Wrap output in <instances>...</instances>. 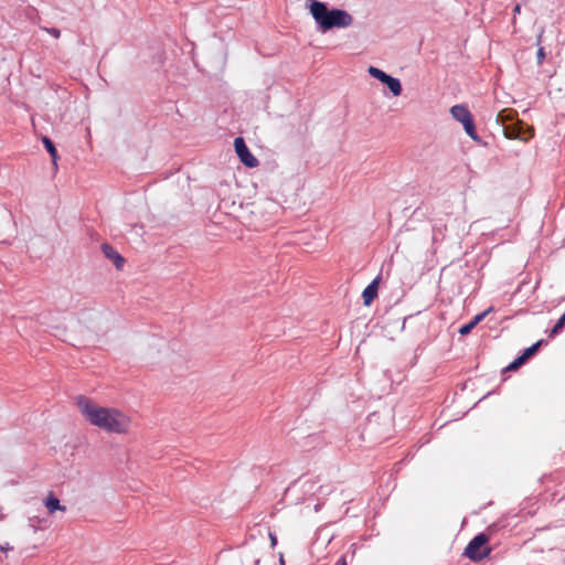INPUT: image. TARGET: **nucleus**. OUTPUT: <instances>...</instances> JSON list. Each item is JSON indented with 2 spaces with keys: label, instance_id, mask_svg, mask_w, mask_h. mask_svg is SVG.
I'll use <instances>...</instances> for the list:
<instances>
[{
  "label": "nucleus",
  "instance_id": "1a4fd4ad",
  "mask_svg": "<svg viewBox=\"0 0 565 565\" xmlns=\"http://www.w3.org/2000/svg\"><path fill=\"white\" fill-rule=\"evenodd\" d=\"M42 142H43L45 149L47 150V152L51 156L52 163H53L54 168L57 169L58 156H57V151H56V148H55L53 141L49 137L44 136L42 138Z\"/></svg>",
  "mask_w": 565,
  "mask_h": 565
},
{
  "label": "nucleus",
  "instance_id": "5701e85b",
  "mask_svg": "<svg viewBox=\"0 0 565 565\" xmlns=\"http://www.w3.org/2000/svg\"><path fill=\"white\" fill-rule=\"evenodd\" d=\"M520 12H521V6H520V4H515V7H514V9H513V14H514V17H515L516 14H519Z\"/></svg>",
  "mask_w": 565,
  "mask_h": 565
},
{
  "label": "nucleus",
  "instance_id": "4468645a",
  "mask_svg": "<svg viewBox=\"0 0 565 565\" xmlns=\"http://www.w3.org/2000/svg\"><path fill=\"white\" fill-rule=\"evenodd\" d=\"M542 33H543V32H541V33L539 34V36H537V45H539V50H537V53H536V57H537V64H539V65H541V64L544 62L545 56H546V54H545V49H544L543 46H541V45H540V44H541V40H542Z\"/></svg>",
  "mask_w": 565,
  "mask_h": 565
},
{
  "label": "nucleus",
  "instance_id": "a211bd4d",
  "mask_svg": "<svg viewBox=\"0 0 565 565\" xmlns=\"http://www.w3.org/2000/svg\"><path fill=\"white\" fill-rule=\"evenodd\" d=\"M564 326L565 323H561V320L558 319L554 327L552 328L550 337H554L555 334H557L564 328Z\"/></svg>",
  "mask_w": 565,
  "mask_h": 565
},
{
  "label": "nucleus",
  "instance_id": "f03ea898",
  "mask_svg": "<svg viewBox=\"0 0 565 565\" xmlns=\"http://www.w3.org/2000/svg\"><path fill=\"white\" fill-rule=\"evenodd\" d=\"M309 11L318 30L323 33L334 28H349L353 23V17L348 11L338 8L330 9L328 4L322 1L311 0Z\"/></svg>",
  "mask_w": 565,
  "mask_h": 565
},
{
  "label": "nucleus",
  "instance_id": "393cba45",
  "mask_svg": "<svg viewBox=\"0 0 565 565\" xmlns=\"http://www.w3.org/2000/svg\"><path fill=\"white\" fill-rule=\"evenodd\" d=\"M0 565H10L8 562H4L2 557H0Z\"/></svg>",
  "mask_w": 565,
  "mask_h": 565
},
{
  "label": "nucleus",
  "instance_id": "6e6552de",
  "mask_svg": "<svg viewBox=\"0 0 565 565\" xmlns=\"http://www.w3.org/2000/svg\"><path fill=\"white\" fill-rule=\"evenodd\" d=\"M44 504H45L49 513H51V514H53L56 511H62V512L66 511V507L62 505L60 503V500L57 498H55L52 492L45 499Z\"/></svg>",
  "mask_w": 565,
  "mask_h": 565
},
{
  "label": "nucleus",
  "instance_id": "aec40b11",
  "mask_svg": "<svg viewBox=\"0 0 565 565\" xmlns=\"http://www.w3.org/2000/svg\"><path fill=\"white\" fill-rule=\"evenodd\" d=\"M44 31H46L49 34H51L55 39H58L61 36V31L56 28H44Z\"/></svg>",
  "mask_w": 565,
  "mask_h": 565
},
{
  "label": "nucleus",
  "instance_id": "7ed1b4c3",
  "mask_svg": "<svg viewBox=\"0 0 565 565\" xmlns=\"http://www.w3.org/2000/svg\"><path fill=\"white\" fill-rule=\"evenodd\" d=\"M489 536L484 533L476 535L465 548V555L471 561L478 562L487 557L491 550L487 546Z\"/></svg>",
  "mask_w": 565,
  "mask_h": 565
},
{
  "label": "nucleus",
  "instance_id": "20e7f679",
  "mask_svg": "<svg viewBox=\"0 0 565 565\" xmlns=\"http://www.w3.org/2000/svg\"><path fill=\"white\" fill-rule=\"evenodd\" d=\"M235 152L238 156L241 162L247 168H255L258 166V160L252 154L248 147L246 146L242 137H237L234 140Z\"/></svg>",
  "mask_w": 565,
  "mask_h": 565
},
{
  "label": "nucleus",
  "instance_id": "9b49d317",
  "mask_svg": "<svg viewBox=\"0 0 565 565\" xmlns=\"http://www.w3.org/2000/svg\"><path fill=\"white\" fill-rule=\"evenodd\" d=\"M369 74L382 83L386 82V79L390 77V75L386 74L384 71L374 66L369 67Z\"/></svg>",
  "mask_w": 565,
  "mask_h": 565
},
{
  "label": "nucleus",
  "instance_id": "9d476101",
  "mask_svg": "<svg viewBox=\"0 0 565 565\" xmlns=\"http://www.w3.org/2000/svg\"><path fill=\"white\" fill-rule=\"evenodd\" d=\"M383 84H385L388 87L390 92L394 96H399L401 95V93H402V85H401V82H399L398 78H395V77L390 75V77Z\"/></svg>",
  "mask_w": 565,
  "mask_h": 565
},
{
  "label": "nucleus",
  "instance_id": "cd10ccee",
  "mask_svg": "<svg viewBox=\"0 0 565 565\" xmlns=\"http://www.w3.org/2000/svg\"><path fill=\"white\" fill-rule=\"evenodd\" d=\"M254 562L257 565L259 563V558H254Z\"/></svg>",
  "mask_w": 565,
  "mask_h": 565
},
{
  "label": "nucleus",
  "instance_id": "2eb2a0df",
  "mask_svg": "<svg viewBox=\"0 0 565 565\" xmlns=\"http://www.w3.org/2000/svg\"><path fill=\"white\" fill-rule=\"evenodd\" d=\"M525 361L523 360V358L520 355L518 356L513 362H511L505 369H503V371H514V370H518L522 364H524Z\"/></svg>",
  "mask_w": 565,
  "mask_h": 565
},
{
  "label": "nucleus",
  "instance_id": "b1692460",
  "mask_svg": "<svg viewBox=\"0 0 565 565\" xmlns=\"http://www.w3.org/2000/svg\"><path fill=\"white\" fill-rule=\"evenodd\" d=\"M505 135L509 137V138H513L515 135L514 132H510V129L509 128H505Z\"/></svg>",
  "mask_w": 565,
  "mask_h": 565
},
{
  "label": "nucleus",
  "instance_id": "bb28decb",
  "mask_svg": "<svg viewBox=\"0 0 565 565\" xmlns=\"http://www.w3.org/2000/svg\"><path fill=\"white\" fill-rule=\"evenodd\" d=\"M279 561H280V565H285V561H284V556H282V554H280V558H279Z\"/></svg>",
  "mask_w": 565,
  "mask_h": 565
},
{
  "label": "nucleus",
  "instance_id": "f3484780",
  "mask_svg": "<svg viewBox=\"0 0 565 565\" xmlns=\"http://www.w3.org/2000/svg\"><path fill=\"white\" fill-rule=\"evenodd\" d=\"M476 326L470 321L469 323H466L463 326L460 327L459 329V333L461 335H466V334H469L471 332V330L475 328Z\"/></svg>",
  "mask_w": 565,
  "mask_h": 565
},
{
  "label": "nucleus",
  "instance_id": "dca6fc26",
  "mask_svg": "<svg viewBox=\"0 0 565 565\" xmlns=\"http://www.w3.org/2000/svg\"><path fill=\"white\" fill-rule=\"evenodd\" d=\"M14 547L9 543V542H4V543H1L0 544V552L1 553H4V558L8 559V553L13 551Z\"/></svg>",
  "mask_w": 565,
  "mask_h": 565
},
{
  "label": "nucleus",
  "instance_id": "0eeeda50",
  "mask_svg": "<svg viewBox=\"0 0 565 565\" xmlns=\"http://www.w3.org/2000/svg\"><path fill=\"white\" fill-rule=\"evenodd\" d=\"M452 117L462 125L472 118L469 109L463 105H455L450 108Z\"/></svg>",
  "mask_w": 565,
  "mask_h": 565
},
{
  "label": "nucleus",
  "instance_id": "ddd939ff",
  "mask_svg": "<svg viewBox=\"0 0 565 565\" xmlns=\"http://www.w3.org/2000/svg\"><path fill=\"white\" fill-rule=\"evenodd\" d=\"M543 340H540L532 344L530 348L525 349L524 352L521 354L524 361H526L529 358H531L542 345Z\"/></svg>",
  "mask_w": 565,
  "mask_h": 565
},
{
  "label": "nucleus",
  "instance_id": "412c9836",
  "mask_svg": "<svg viewBox=\"0 0 565 565\" xmlns=\"http://www.w3.org/2000/svg\"><path fill=\"white\" fill-rule=\"evenodd\" d=\"M269 537H270V544L274 547L277 544V537L273 533H269Z\"/></svg>",
  "mask_w": 565,
  "mask_h": 565
},
{
  "label": "nucleus",
  "instance_id": "a878e982",
  "mask_svg": "<svg viewBox=\"0 0 565 565\" xmlns=\"http://www.w3.org/2000/svg\"><path fill=\"white\" fill-rule=\"evenodd\" d=\"M559 320H561V323H565V312L561 316Z\"/></svg>",
  "mask_w": 565,
  "mask_h": 565
},
{
  "label": "nucleus",
  "instance_id": "f8f14e48",
  "mask_svg": "<svg viewBox=\"0 0 565 565\" xmlns=\"http://www.w3.org/2000/svg\"><path fill=\"white\" fill-rule=\"evenodd\" d=\"M463 128H465V131L467 132V135L473 139V140H479V137L477 135V131H476V127H475V122H473V119L471 118L470 120H468L467 122L463 124Z\"/></svg>",
  "mask_w": 565,
  "mask_h": 565
},
{
  "label": "nucleus",
  "instance_id": "f257e3e1",
  "mask_svg": "<svg viewBox=\"0 0 565 565\" xmlns=\"http://www.w3.org/2000/svg\"><path fill=\"white\" fill-rule=\"evenodd\" d=\"M76 405L93 426L117 435H124L130 430L131 418L118 408L99 406L84 395L76 397Z\"/></svg>",
  "mask_w": 565,
  "mask_h": 565
},
{
  "label": "nucleus",
  "instance_id": "39448f33",
  "mask_svg": "<svg viewBox=\"0 0 565 565\" xmlns=\"http://www.w3.org/2000/svg\"><path fill=\"white\" fill-rule=\"evenodd\" d=\"M100 248L105 257L114 263L116 269L121 270L125 264L124 257L109 244H102Z\"/></svg>",
  "mask_w": 565,
  "mask_h": 565
},
{
  "label": "nucleus",
  "instance_id": "6ab92c4d",
  "mask_svg": "<svg viewBox=\"0 0 565 565\" xmlns=\"http://www.w3.org/2000/svg\"><path fill=\"white\" fill-rule=\"evenodd\" d=\"M491 310H492V309L490 308V309H488V310H486V311H483V312H481V313L477 315V316L471 320V322H472L475 326H477L480 321H482V320H483V318H484V317H486V316H487Z\"/></svg>",
  "mask_w": 565,
  "mask_h": 565
},
{
  "label": "nucleus",
  "instance_id": "4be33fe9",
  "mask_svg": "<svg viewBox=\"0 0 565 565\" xmlns=\"http://www.w3.org/2000/svg\"><path fill=\"white\" fill-rule=\"evenodd\" d=\"M335 565H347L345 557H344V556H341V557L338 559V562H337V564H335Z\"/></svg>",
  "mask_w": 565,
  "mask_h": 565
},
{
  "label": "nucleus",
  "instance_id": "423d86ee",
  "mask_svg": "<svg viewBox=\"0 0 565 565\" xmlns=\"http://www.w3.org/2000/svg\"><path fill=\"white\" fill-rule=\"evenodd\" d=\"M381 277L377 276L373 281L363 290L362 298L365 306H370L372 301L377 297L379 284Z\"/></svg>",
  "mask_w": 565,
  "mask_h": 565
}]
</instances>
